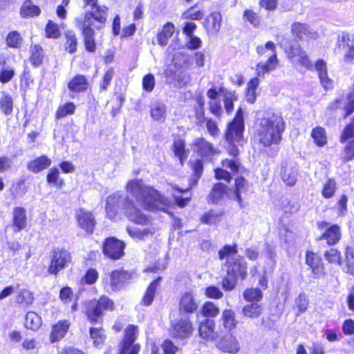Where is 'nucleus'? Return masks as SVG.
Listing matches in <instances>:
<instances>
[{"label": "nucleus", "instance_id": "1", "mask_svg": "<svg viewBox=\"0 0 354 354\" xmlns=\"http://www.w3.org/2000/svg\"><path fill=\"white\" fill-rule=\"evenodd\" d=\"M126 191V197L120 192H115L107 197L106 212L109 218L115 220L118 211L122 208L125 212V205L127 201H131L130 197L134 198L136 203L145 209L168 212L170 201L156 189L145 185L142 180H129L127 184Z\"/></svg>", "mask_w": 354, "mask_h": 354}, {"label": "nucleus", "instance_id": "2", "mask_svg": "<svg viewBox=\"0 0 354 354\" xmlns=\"http://www.w3.org/2000/svg\"><path fill=\"white\" fill-rule=\"evenodd\" d=\"M286 124L281 115L272 111L264 112L257 122V138L264 147L278 145Z\"/></svg>", "mask_w": 354, "mask_h": 354}, {"label": "nucleus", "instance_id": "3", "mask_svg": "<svg viewBox=\"0 0 354 354\" xmlns=\"http://www.w3.org/2000/svg\"><path fill=\"white\" fill-rule=\"evenodd\" d=\"M221 260L226 259L225 268L227 276L223 280V288L230 291L234 288L238 276L243 278V268L241 265V259L237 254L236 245H226L218 251Z\"/></svg>", "mask_w": 354, "mask_h": 354}, {"label": "nucleus", "instance_id": "4", "mask_svg": "<svg viewBox=\"0 0 354 354\" xmlns=\"http://www.w3.org/2000/svg\"><path fill=\"white\" fill-rule=\"evenodd\" d=\"M278 64L276 53L269 55L268 59L265 63H259L256 66L257 77H253L248 82L245 97L249 103H254L257 97V88L260 82V77H263L265 73L274 71Z\"/></svg>", "mask_w": 354, "mask_h": 354}, {"label": "nucleus", "instance_id": "5", "mask_svg": "<svg viewBox=\"0 0 354 354\" xmlns=\"http://www.w3.org/2000/svg\"><path fill=\"white\" fill-rule=\"evenodd\" d=\"M131 279V274L124 270H115L106 273L102 278V284L108 293L120 291Z\"/></svg>", "mask_w": 354, "mask_h": 354}, {"label": "nucleus", "instance_id": "6", "mask_svg": "<svg viewBox=\"0 0 354 354\" xmlns=\"http://www.w3.org/2000/svg\"><path fill=\"white\" fill-rule=\"evenodd\" d=\"M113 302L106 296H102L99 300H90L84 303V313L88 319L92 322H97L103 315L105 310H112Z\"/></svg>", "mask_w": 354, "mask_h": 354}, {"label": "nucleus", "instance_id": "7", "mask_svg": "<svg viewBox=\"0 0 354 354\" xmlns=\"http://www.w3.org/2000/svg\"><path fill=\"white\" fill-rule=\"evenodd\" d=\"M192 169L194 171V178H196L195 181L189 185V187L185 188H180L178 186L174 184H169L171 189L170 192L171 193L174 198L175 199L176 203L180 207H185L190 201V196L182 198L180 196L176 194L175 192H173V191L178 192V194H183L187 192L192 186H194L196 183L198 179L200 178L202 171L203 169V165L201 160H196L194 161L192 165Z\"/></svg>", "mask_w": 354, "mask_h": 354}, {"label": "nucleus", "instance_id": "8", "mask_svg": "<svg viewBox=\"0 0 354 354\" xmlns=\"http://www.w3.org/2000/svg\"><path fill=\"white\" fill-rule=\"evenodd\" d=\"M262 297L261 291L257 288L245 291V316L257 317L261 315L262 308L259 301Z\"/></svg>", "mask_w": 354, "mask_h": 354}, {"label": "nucleus", "instance_id": "9", "mask_svg": "<svg viewBox=\"0 0 354 354\" xmlns=\"http://www.w3.org/2000/svg\"><path fill=\"white\" fill-rule=\"evenodd\" d=\"M138 335V326L129 325L126 328L124 338L120 346V354H138L140 346L135 342Z\"/></svg>", "mask_w": 354, "mask_h": 354}, {"label": "nucleus", "instance_id": "10", "mask_svg": "<svg viewBox=\"0 0 354 354\" xmlns=\"http://www.w3.org/2000/svg\"><path fill=\"white\" fill-rule=\"evenodd\" d=\"M243 136V113L239 109L234 119L229 123L225 133V140L229 144L239 142Z\"/></svg>", "mask_w": 354, "mask_h": 354}, {"label": "nucleus", "instance_id": "11", "mask_svg": "<svg viewBox=\"0 0 354 354\" xmlns=\"http://www.w3.org/2000/svg\"><path fill=\"white\" fill-rule=\"evenodd\" d=\"M71 261V257L68 251L59 248H55L51 255L48 272L51 274L57 275L60 270L66 268Z\"/></svg>", "mask_w": 354, "mask_h": 354}, {"label": "nucleus", "instance_id": "12", "mask_svg": "<svg viewBox=\"0 0 354 354\" xmlns=\"http://www.w3.org/2000/svg\"><path fill=\"white\" fill-rule=\"evenodd\" d=\"M171 328L173 337L180 339L191 337L194 330L193 323L187 315H183L180 319L173 321Z\"/></svg>", "mask_w": 354, "mask_h": 354}, {"label": "nucleus", "instance_id": "13", "mask_svg": "<svg viewBox=\"0 0 354 354\" xmlns=\"http://www.w3.org/2000/svg\"><path fill=\"white\" fill-rule=\"evenodd\" d=\"M337 48L343 54V61L351 63L354 59V35L343 32L338 37Z\"/></svg>", "mask_w": 354, "mask_h": 354}, {"label": "nucleus", "instance_id": "14", "mask_svg": "<svg viewBox=\"0 0 354 354\" xmlns=\"http://www.w3.org/2000/svg\"><path fill=\"white\" fill-rule=\"evenodd\" d=\"M124 243L114 238H107L103 245V253L110 259L116 260L124 255Z\"/></svg>", "mask_w": 354, "mask_h": 354}, {"label": "nucleus", "instance_id": "15", "mask_svg": "<svg viewBox=\"0 0 354 354\" xmlns=\"http://www.w3.org/2000/svg\"><path fill=\"white\" fill-rule=\"evenodd\" d=\"M215 322L210 319H205L198 326V336L205 342H215L218 340V333L215 330Z\"/></svg>", "mask_w": 354, "mask_h": 354}, {"label": "nucleus", "instance_id": "16", "mask_svg": "<svg viewBox=\"0 0 354 354\" xmlns=\"http://www.w3.org/2000/svg\"><path fill=\"white\" fill-rule=\"evenodd\" d=\"M124 214L130 221L137 225H149L151 222V217L137 208L131 199L126 203Z\"/></svg>", "mask_w": 354, "mask_h": 354}, {"label": "nucleus", "instance_id": "17", "mask_svg": "<svg viewBox=\"0 0 354 354\" xmlns=\"http://www.w3.org/2000/svg\"><path fill=\"white\" fill-rule=\"evenodd\" d=\"M190 147L194 153L205 159H209L217 153L213 145L203 138H194Z\"/></svg>", "mask_w": 354, "mask_h": 354}, {"label": "nucleus", "instance_id": "18", "mask_svg": "<svg viewBox=\"0 0 354 354\" xmlns=\"http://www.w3.org/2000/svg\"><path fill=\"white\" fill-rule=\"evenodd\" d=\"M77 224L88 234H92L95 226V220L93 213L84 209H80L75 214Z\"/></svg>", "mask_w": 354, "mask_h": 354}, {"label": "nucleus", "instance_id": "19", "mask_svg": "<svg viewBox=\"0 0 354 354\" xmlns=\"http://www.w3.org/2000/svg\"><path fill=\"white\" fill-rule=\"evenodd\" d=\"M198 304L192 292L183 293L179 301L178 310L180 314H192L196 311Z\"/></svg>", "mask_w": 354, "mask_h": 354}, {"label": "nucleus", "instance_id": "20", "mask_svg": "<svg viewBox=\"0 0 354 354\" xmlns=\"http://www.w3.org/2000/svg\"><path fill=\"white\" fill-rule=\"evenodd\" d=\"M91 22L82 21L77 19V26L82 30L84 44L86 50L94 52L95 50V43L94 39V30L91 28Z\"/></svg>", "mask_w": 354, "mask_h": 354}, {"label": "nucleus", "instance_id": "21", "mask_svg": "<svg viewBox=\"0 0 354 354\" xmlns=\"http://www.w3.org/2000/svg\"><path fill=\"white\" fill-rule=\"evenodd\" d=\"M292 35L299 39L304 38L316 39L318 38V33L313 29L310 28L305 24L295 22L291 27Z\"/></svg>", "mask_w": 354, "mask_h": 354}, {"label": "nucleus", "instance_id": "22", "mask_svg": "<svg viewBox=\"0 0 354 354\" xmlns=\"http://www.w3.org/2000/svg\"><path fill=\"white\" fill-rule=\"evenodd\" d=\"M281 177L288 186H292L297 180V169L292 163H283L281 170Z\"/></svg>", "mask_w": 354, "mask_h": 354}, {"label": "nucleus", "instance_id": "23", "mask_svg": "<svg viewBox=\"0 0 354 354\" xmlns=\"http://www.w3.org/2000/svg\"><path fill=\"white\" fill-rule=\"evenodd\" d=\"M281 46L284 49L288 57L292 64H297V59H301V55H306V53L298 45H290L286 39L280 42Z\"/></svg>", "mask_w": 354, "mask_h": 354}, {"label": "nucleus", "instance_id": "24", "mask_svg": "<svg viewBox=\"0 0 354 354\" xmlns=\"http://www.w3.org/2000/svg\"><path fill=\"white\" fill-rule=\"evenodd\" d=\"M315 68L318 73L320 82L325 89L333 86V81L328 76L326 63L323 59H318L315 64Z\"/></svg>", "mask_w": 354, "mask_h": 354}, {"label": "nucleus", "instance_id": "25", "mask_svg": "<svg viewBox=\"0 0 354 354\" xmlns=\"http://www.w3.org/2000/svg\"><path fill=\"white\" fill-rule=\"evenodd\" d=\"M69 323L68 321H59L57 323L52 326V330L50 334V341L51 343H55L62 339L69 328Z\"/></svg>", "mask_w": 354, "mask_h": 354}, {"label": "nucleus", "instance_id": "26", "mask_svg": "<svg viewBox=\"0 0 354 354\" xmlns=\"http://www.w3.org/2000/svg\"><path fill=\"white\" fill-rule=\"evenodd\" d=\"M108 8L105 6H96L92 8L89 13H86L84 19H80L82 21L90 22L91 17H93L97 21L104 23L107 19Z\"/></svg>", "mask_w": 354, "mask_h": 354}, {"label": "nucleus", "instance_id": "27", "mask_svg": "<svg viewBox=\"0 0 354 354\" xmlns=\"http://www.w3.org/2000/svg\"><path fill=\"white\" fill-rule=\"evenodd\" d=\"M88 86L86 77L82 75H77L73 77L68 83V88L74 93L85 91Z\"/></svg>", "mask_w": 354, "mask_h": 354}, {"label": "nucleus", "instance_id": "28", "mask_svg": "<svg viewBox=\"0 0 354 354\" xmlns=\"http://www.w3.org/2000/svg\"><path fill=\"white\" fill-rule=\"evenodd\" d=\"M221 15L219 12L211 13L205 19L204 26L209 33L216 34L218 32L221 24Z\"/></svg>", "mask_w": 354, "mask_h": 354}, {"label": "nucleus", "instance_id": "29", "mask_svg": "<svg viewBox=\"0 0 354 354\" xmlns=\"http://www.w3.org/2000/svg\"><path fill=\"white\" fill-rule=\"evenodd\" d=\"M51 160L46 156H41L30 161L27 165L29 171L33 173H39L48 168L51 165Z\"/></svg>", "mask_w": 354, "mask_h": 354}, {"label": "nucleus", "instance_id": "30", "mask_svg": "<svg viewBox=\"0 0 354 354\" xmlns=\"http://www.w3.org/2000/svg\"><path fill=\"white\" fill-rule=\"evenodd\" d=\"M127 230L132 239L137 240H143L147 237L153 235L156 232V229L153 227H148L143 229L128 227Z\"/></svg>", "mask_w": 354, "mask_h": 354}, {"label": "nucleus", "instance_id": "31", "mask_svg": "<svg viewBox=\"0 0 354 354\" xmlns=\"http://www.w3.org/2000/svg\"><path fill=\"white\" fill-rule=\"evenodd\" d=\"M13 226L15 232H19L26 226V210L23 207H16L13 210Z\"/></svg>", "mask_w": 354, "mask_h": 354}, {"label": "nucleus", "instance_id": "32", "mask_svg": "<svg viewBox=\"0 0 354 354\" xmlns=\"http://www.w3.org/2000/svg\"><path fill=\"white\" fill-rule=\"evenodd\" d=\"M341 238L340 228L338 225H334L328 228L326 232L319 238V240L322 239L327 240L328 245L336 244Z\"/></svg>", "mask_w": 354, "mask_h": 354}, {"label": "nucleus", "instance_id": "33", "mask_svg": "<svg viewBox=\"0 0 354 354\" xmlns=\"http://www.w3.org/2000/svg\"><path fill=\"white\" fill-rule=\"evenodd\" d=\"M221 322L224 329L227 332L234 329L237 324L235 313L233 310L228 309L223 311Z\"/></svg>", "mask_w": 354, "mask_h": 354}, {"label": "nucleus", "instance_id": "34", "mask_svg": "<svg viewBox=\"0 0 354 354\" xmlns=\"http://www.w3.org/2000/svg\"><path fill=\"white\" fill-rule=\"evenodd\" d=\"M167 115L166 106L160 101L154 102L151 106V116L157 121H165Z\"/></svg>", "mask_w": 354, "mask_h": 354}, {"label": "nucleus", "instance_id": "35", "mask_svg": "<svg viewBox=\"0 0 354 354\" xmlns=\"http://www.w3.org/2000/svg\"><path fill=\"white\" fill-rule=\"evenodd\" d=\"M40 12V8L34 5L30 0H26L20 9L21 16L24 18L37 17Z\"/></svg>", "mask_w": 354, "mask_h": 354}, {"label": "nucleus", "instance_id": "36", "mask_svg": "<svg viewBox=\"0 0 354 354\" xmlns=\"http://www.w3.org/2000/svg\"><path fill=\"white\" fill-rule=\"evenodd\" d=\"M90 337L95 347H101L106 339L104 330L102 327H93L89 330Z\"/></svg>", "mask_w": 354, "mask_h": 354}, {"label": "nucleus", "instance_id": "37", "mask_svg": "<svg viewBox=\"0 0 354 354\" xmlns=\"http://www.w3.org/2000/svg\"><path fill=\"white\" fill-rule=\"evenodd\" d=\"M311 138L317 147H324L327 143L326 131L321 127H316L312 129Z\"/></svg>", "mask_w": 354, "mask_h": 354}, {"label": "nucleus", "instance_id": "38", "mask_svg": "<svg viewBox=\"0 0 354 354\" xmlns=\"http://www.w3.org/2000/svg\"><path fill=\"white\" fill-rule=\"evenodd\" d=\"M161 280L160 277H158V279L153 280L150 285L149 286L148 288L147 289L142 299V304L145 306H149L151 304V303L153 301L154 295L157 289V286Z\"/></svg>", "mask_w": 354, "mask_h": 354}, {"label": "nucleus", "instance_id": "39", "mask_svg": "<svg viewBox=\"0 0 354 354\" xmlns=\"http://www.w3.org/2000/svg\"><path fill=\"white\" fill-rule=\"evenodd\" d=\"M175 30L174 25L171 23L166 24L162 31L158 34V41L161 46H165L168 43L169 39L173 35Z\"/></svg>", "mask_w": 354, "mask_h": 354}, {"label": "nucleus", "instance_id": "40", "mask_svg": "<svg viewBox=\"0 0 354 354\" xmlns=\"http://www.w3.org/2000/svg\"><path fill=\"white\" fill-rule=\"evenodd\" d=\"M0 109L6 115H9L12 112L13 100L12 97L8 93H2L0 98Z\"/></svg>", "mask_w": 354, "mask_h": 354}, {"label": "nucleus", "instance_id": "41", "mask_svg": "<svg viewBox=\"0 0 354 354\" xmlns=\"http://www.w3.org/2000/svg\"><path fill=\"white\" fill-rule=\"evenodd\" d=\"M174 152L180 162V165H183L184 160L187 158L188 152L185 150V142L183 140L178 139L174 142Z\"/></svg>", "mask_w": 354, "mask_h": 354}, {"label": "nucleus", "instance_id": "42", "mask_svg": "<svg viewBox=\"0 0 354 354\" xmlns=\"http://www.w3.org/2000/svg\"><path fill=\"white\" fill-rule=\"evenodd\" d=\"M76 109L73 102H67L59 106L55 113V118L57 120L62 119L69 115H73Z\"/></svg>", "mask_w": 354, "mask_h": 354}, {"label": "nucleus", "instance_id": "43", "mask_svg": "<svg viewBox=\"0 0 354 354\" xmlns=\"http://www.w3.org/2000/svg\"><path fill=\"white\" fill-rule=\"evenodd\" d=\"M15 299L17 304L22 306L27 307L32 303L34 297L29 290L21 289L18 292Z\"/></svg>", "mask_w": 354, "mask_h": 354}, {"label": "nucleus", "instance_id": "44", "mask_svg": "<svg viewBox=\"0 0 354 354\" xmlns=\"http://www.w3.org/2000/svg\"><path fill=\"white\" fill-rule=\"evenodd\" d=\"M41 324V318L35 312L27 313L25 320V326L33 330H37Z\"/></svg>", "mask_w": 354, "mask_h": 354}, {"label": "nucleus", "instance_id": "45", "mask_svg": "<svg viewBox=\"0 0 354 354\" xmlns=\"http://www.w3.org/2000/svg\"><path fill=\"white\" fill-rule=\"evenodd\" d=\"M6 44L13 48H19L22 44L23 38L17 31L10 32L6 38Z\"/></svg>", "mask_w": 354, "mask_h": 354}, {"label": "nucleus", "instance_id": "46", "mask_svg": "<svg viewBox=\"0 0 354 354\" xmlns=\"http://www.w3.org/2000/svg\"><path fill=\"white\" fill-rule=\"evenodd\" d=\"M227 186L221 183L214 185L210 194V198L212 203H218L224 196L226 192Z\"/></svg>", "mask_w": 354, "mask_h": 354}, {"label": "nucleus", "instance_id": "47", "mask_svg": "<svg viewBox=\"0 0 354 354\" xmlns=\"http://www.w3.org/2000/svg\"><path fill=\"white\" fill-rule=\"evenodd\" d=\"M31 55L30 60L32 64L38 66L42 62L44 58L43 49L38 45H34L30 47Z\"/></svg>", "mask_w": 354, "mask_h": 354}, {"label": "nucleus", "instance_id": "48", "mask_svg": "<svg viewBox=\"0 0 354 354\" xmlns=\"http://www.w3.org/2000/svg\"><path fill=\"white\" fill-rule=\"evenodd\" d=\"M15 75V71L6 66L4 60L0 61V82L7 83L10 82Z\"/></svg>", "mask_w": 354, "mask_h": 354}, {"label": "nucleus", "instance_id": "49", "mask_svg": "<svg viewBox=\"0 0 354 354\" xmlns=\"http://www.w3.org/2000/svg\"><path fill=\"white\" fill-rule=\"evenodd\" d=\"M201 313L205 317H215L219 313V308L213 302L207 301L203 304Z\"/></svg>", "mask_w": 354, "mask_h": 354}, {"label": "nucleus", "instance_id": "50", "mask_svg": "<svg viewBox=\"0 0 354 354\" xmlns=\"http://www.w3.org/2000/svg\"><path fill=\"white\" fill-rule=\"evenodd\" d=\"M45 34L48 38L57 39L60 37L61 32L58 25L50 20L46 26Z\"/></svg>", "mask_w": 354, "mask_h": 354}, {"label": "nucleus", "instance_id": "51", "mask_svg": "<svg viewBox=\"0 0 354 354\" xmlns=\"http://www.w3.org/2000/svg\"><path fill=\"white\" fill-rule=\"evenodd\" d=\"M203 17L204 12L202 10H196V6L190 7L182 15L183 19L190 20H201Z\"/></svg>", "mask_w": 354, "mask_h": 354}, {"label": "nucleus", "instance_id": "52", "mask_svg": "<svg viewBox=\"0 0 354 354\" xmlns=\"http://www.w3.org/2000/svg\"><path fill=\"white\" fill-rule=\"evenodd\" d=\"M66 39V49L70 53H73L77 50V39L73 31L68 30L65 32Z\"/></svg>", "mask_w": 354, "mask_h": 354}, {"label": "nucleus", "instance_id": "53", "mask_svg": "<svg viewBox=\"0 0 354 354\" xmlns=\"http://www.w3.org/2000/svg\"><path fill=\"white\" fill-rule=\"evenodd\" d=\"M221 214L210 210L201 217V221L205 224H216L221 221Z\"/></svg>", "mask_w": 354, "mask_h": 354}, {"label": "nucleus", "instance_id": "54", "mask_svg": "<svg viewBox=\"0 0 354 354\" xmlns=\"http://www.w3.org/2000/svg\"><path fill=\"white\" fill-rule=\"evenodd\" d=\"M47 181L48 183H53L59 187L63 184V180L59 178V171L57 168H52L49 170L47 175Z\"/></svg>", "mask_w": 354, "mask_h": 354}, {"label": "nucleus", "instance_id": "55", "mask_svg": "<svg viewBox=\"0 0 354 354\" xmlns=\"http://www.w3.org/2000/svg\"><path fill=\"white\" fill-rule=\"evenodd\" d=\"M335 189V182L330 179L324 185L322 195L326 198H331L334 195Z\"/></svg>", "mask_w": 354, "mask_h": 354}, {"label": "nucleus", "instance_id": "56", "mask_svg": "<svg viewBox=\"0 0 354 354\" xmlns=\"http://www.w3.org/2000/svg\"><path fill=\"white\" fill-rule=\"evenodd\" d=\"M324 257L330 263L341 264V254L334 248L326 251L324 254Z\"/></svg>", "mask_w": 354, "mask_h": 354}, {"label": "nucleus", "instance_id": "57", "mask_svg": "<svg viewBox=\"0 0 354 354\" xmlns=\"http://www.w3.org/2000/svg\"><path fill=\"white\" fill-rule=\"evenodd\" d=\"M113 75L114 71L113 68H109L106 71L103 77V80L100 84V90L101 91H105L107 90V88L112 80Z\"/></svg>", "mask_w": 354, "mask_h": 354}, {"label": "nucleus", "instance_id": "58", "mask_svg": "<svg viewBox=\"0 0 354 354\" xmlns=\"http://www.w3.org/2000/svg\"><path fill=\"white\" fill-rule=\"evenodd\" d=\"M320 260L315 253L309 252L306 253V263L311 268L313 272H316Z\"/></svg>", "mask_w": 354, "mask_h": 354}, {"label": "nucleus", "instance_id": "59", "mask_svg": "<svg viewBox=\"0 0 354 354\" xmlns=\"http://www.w3.org/2000/svg\"><path fill=\"white\" fill-rule=\"evenodd\" d=\"M155 86V78L152 74H147L143 77L142 86L143 88L147 91L151 92Z\"/></svg>", "mask_w": 354, "mask_h": 354}, {"label": "nucleus", "instance_id": "60", "mask_svg": "<svg viewBox=\"0 0 354 354\" xmlns=\"http://www.w3.org/2000/svg\"><path fill=\"white\" fill-rule=\"evenodd\" d=\"M268 51H270V54L276 53V47L274 42L270 41L266 42L264 46H259L257 47V52L260 55H265Z\"/></svg>", "mask_w": 354, "mask_h": 354}, {"label": "nucleus", "instance_id": "61", "mask_svg": "<svg viewBox=\"0 0 354 354\" xmlns=\"http://www.w3.org/2000/svg\"><path fill=\"white\" fill-rule=\"evenodd\" d=\"M205 293L206 297L215 299H221L223 297V292L217 287L214 286L207 287Z\"/></svg>", "mask_w": 354, "mask_h": 354}, {"label": "nucleus", "instance_id": "62", "mask_svg": "<svg viewBox=\"0 0 354 354\" xmlns=\"http://www.w3.org/2000/svg\"><path fill=\"white\" fill-rule=\"evenodd\" d=\"M98 278V272L96 270L91 268L89 269L86 273L85 274V276L82 281H85V283L86 284H93Z\"/></svg>", "mask_w": 354, "mask_h": 354}, {"label": "nucleus", "instance_id": "63", "mask_svg": "<svg viewBox=\"0 0 354 354\" xmlns=\"http://www.w3.org/2000/svg\"><path fill=\"white\" fill-rule=\"evenodd\" d=\"M164 354H175L178 351V347L174 344L170 339H166L162 344Z\"/></svg>", "mask_w": 354, "mask_h": 354}, {"label": "nucleus", "instance_id": "64", "mask_svg": "<svg viewBox=\"0 0 354 354\" xmlns=\"http://www.w3.org/2000/svg\"><path fill=\"white\" fill-rule=\"evenodd\" d=\"M346 272L351 274H354V257L353 253L350 252L348 250H347L346 252Z\"/></svg>", "mask_w": 354, "mask_h": 354}]
</instances>
